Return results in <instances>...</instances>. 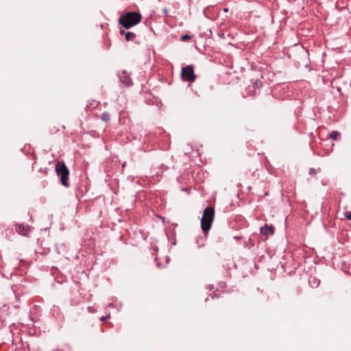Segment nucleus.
I'll return each mask as SVG.
<instances>
[{
    "label": "nucleus",
    "mask_w": 351,
    "mask_h": 351,
    "mask_svg": "<svg viewBox=\"0 0 351 351\" xmlns=\"http://www.w3.org/2000/svg\"><path fill=\"white\" fill-rule=\"evenodd\" d=\"M141 18L138 12H128L119 17V23L123 27L130 29L140 23Z\"/></svg>",
    "instance_id": "1"
},
{
    "label": "nucleus",
    "mask_w": 351,
    "mask_h": 351,
    "mask_svg": "<svg viewBox=\"0 0 351 351\" xmlns=\"http://www.w3.org/2000/svg\"><path fill=\"white\" fill-rule=\"evenodd\" d=\"M214 217V208L211 206L206 207L201 219V228L205 234L211 228Z\"/></svg>",
    "instance_id": "2"
},
{
    "label": "nucleus",
    "mask_w": 351,
    "mask_h": 351,
    "mask_svg": "<svg viewBox=\"0 0 351 351\" xmlns=\"http://www.w3.org/2000/svg\"><path fill=\"white\" fill-rule=\"evenodd\" d=\"M55 169L58 176H59L60 178L62 185L64 186V187H69V171L65 163L63 161H58L56 164Z\"/></svg>",
    "instance_id": "3"
},
{
    "label": "nucleus",
    "mask_w": 351,
    "mask_h": 351,
    "mask_svg": "<svg viewBox=\"0 0 351 351\" xmlns=\"http://www.w3.org/2000/svg\"><path fill=\"white\" fill-rule=\"evenodd\" d=\"M181 77L184 81L193 82L196 79L192 65H187L182 69Z\"/></svg>",
    "instance_id": "4"
},
{
    "label": "nucleus",
    "mask_w": 351,
    "mask_h": 351,
    "mask_svg": "<svg viewBox=\"0 0 351 351\" xmlns=\"http://www.w3.org/2000/svg\"><path fill=\"white\" fill-rule=\"evenodd\" d=\"M120 82L122 84H124L127 86H130L132 84V78L130 76V74L127 73L125 71H123L121 73L118 74Z\"/></svg>",
    "instance_id": "5"
},
{
    "label": "nucleus",
    "mask_w": 351,
    "mask_h": 351,
    "mask_svg": "<svg viewBox=\"0 0 351 351\" xmlns=\"http://www.w3.org/2000/svg\"><path fill=\"white\" fill-rule=\"evenodd\" d=\"M260 231L264 235H272L274 233V228L273 226L265 224L261 228Z\"/></svg>",
    "instance_id": "6"
},
{
    "label": "nucleus",
    "mask_w": 351,
    "mask_h": 351,
    "mask_svg": "<svg viewBox=\"0 0 351 351\" xmlns=\"http://www.w3.org/2000/svg\"><path fill=\"white\" fill-rule=\"evenodd\" d=\"M29 226L24 223L16 224V231L21 235H27L28 232Z\"/></svg>",
    "instance_id": "7"
},
{
    "label": "nucleus",
    "mask_w": 351,
    "mask_h": 351,
    "mask_svg": "<svg viewBox=\"0 0 351 351\" xmlns=\"http://www.w3.org/2000/svg\"><path fill=\"white\" fill-rule=\"evenodd\" d=\"M308 282L311 287L316 288L319 285V280L317 279L315 277H311Z\"/></svg>",
    "instance_id": "8"
},
{
    "label": "nucleus",
    "mask_w": 351,
    "mask_h": 351,
    "mask_svg": "<svg viewBox=\"0 0 351 351\" xmlns=\"http://www.w3.org/2000/svg\"><path fill=\"white\" fill-rule=\"evenodd\" d=\"M110 114L107 112H103L100 116L101 120L104 122H108L110 120Z\"/></svg>",
    "instance_id": "9"
},
{
    "label": "nucleus",
    "mask_w": 351,
    "mask_h": 351,
    "mask_svg": "<svg viewBox=\"0 0 351 351\" xmlns=\"http://www.w3.org/2000/svg\"><path fill=\"white\" fill-rule=\"evenodd\" d=\"M136 36V35L133 32H128L125 33V40L127 41H134Z\"/></svg>",
    "instance_id": "10"
},
{
    "label": "nucleus",
    "mask_w": 351,
    "mask_h": 351,
    "mask_svg": "<svg viewBox=\"0 0 351 351\" xmlns=\"http://www.w3.org/2000/svg\"><path fill=\"white\" fill-rule=\"evenodd\" d=\"M262 86V82L260 80L256 79L253 80L252 82V87L254 89V91H256V89H260V88Z\"/></svg>",
    "instance_id": "11"
},
{
    "label": "nucleus",
    "mask_w": 351,
    "mask_h": 351,
    "mask_svg": "<svg viewBox=\"0 0 351 351\" xmlns=\"http://www.w3.org/2000/svg\"><path fill=\"white\" fill-rule=\"evenodd\" d=\"M341 136V134L337 131H332L330 132L329 137L332 140H337Z\"/></svg>",
    "instance_id": "12"
},
{
    "label": "nucleus",
    "mask_w": 351,
    "mask_h": 351,
    "mask_svg": "<svg viewBox=\"0 0 351 351\" xmlns=\"http://www.w3.org/2000/svg\"><path fill=\"white\" fill-rule=\"evenodd\" d=\"M318 171H320L321 169L319 168H318ZM317 173V169H315V168H311L309 169V175L311 176H316Z\"/></svg>",
    "instance_id": "13"
},
{
    "label": "nucleus",
    "mask_w": 351,
    "mask_h": 351,
    "mask_svg": "<svg viewBox=\"0 0 351 351\" xmlns=\"http://www.w3.org/2000/svg\"><path fill=\"white\" fill-rule=\"evenodd\" d=\"M197 243H198V247H202L204 245V239L202 237L196 239Z\"/></svg>",
    "instance_id": "14"
},
{
    "label": "nucleus",
    "mask_w": 351,
    "mask_h": 351,
    "mask_svg": "<svg viewBox=\"0 0 351 351\" xmlns=\"http://www.w3.org/2000/svg\"><path fill=\"white\" fill-rule=\"evenodd\" d=\"M191 38V36L189 34H184L181 36L180 40L182 41H186Z\"/></svg>",
    "instance_id": "15"
},
{
    "label": "nucleus",
    "mask_w": 351,
    "mask_h": 351,
    "mask_svg": "<svg viewBox=\"0 0 351 351\" xmlns=\"http://www.w3.org/2000/svg\"><path fill=\"white\" fill-rule=\"evenodd\" d=\"M346 218L348 220L351 219V213L347 212L345 213Z\"/></svg>",
    "instance_id": "16"
},
{
    "label": "nucleus",
    "mask_w": 351,
    "mask_h": 351,
    "mask_svg": "<svg viewBox=\"0 0 351 351\" xmlns=\"http://www.w3.org/2000/svg\"><path fill=\"white\" fill-rule=\"evenodd\" d=\"M162 12H163V13L166 16H167L168 15V12H169V10L167 8H165L162 9Z\"/></svg>",
    "instance_id": "17"
},
{
    "label": "nucleus",
    "mask_w": 351,
    "mask_h": 351,
    "mask_svg": "<svg viewBox=\"0 0 351 351\" xmlns=\"http://www.w3.org/2000/svg\"><path fill=\"white\" fill-rule=\"evenodd\" d=\"M110 317L109 315H108V316H102V317H101V321H106V319H107L108 317Z\"/></svg>",
    "instance_id": "18"
},
{
    "label": "nucleus",
    "mask_w": 351,
    "mask_h": 351,
    "mask_svg": "<svg viewBox=\"0 0 351 351\" xmlns=\"http://www.w3.org/2000/svg\"><path fill=\"white\" fill-rule=\"evenodd\" d=\"M119 33H120L121 35H123V34L125 35L126 32L125 30H123V29H120Z\"/></svg>",
    "instance_id": "19"
},
{
    "label": "nucleus",
    "mask_w": 351,
    "mask_h": 351,
    "mask_svg": "<svg viewBox=\"0 0 351 351\" xmlns=\"http://www.w3.org/2000/svg\"><path fill=\"white\" fill-rule=\"evenodd\" d=\"M223 12H228V8H223Z\"/></svg>",
    "instance_id": "20"
},
{
    "label": "nucleus",
    "mask_w": 351,
    "mask_h": 351,
    "mask_svg": "<svg viewBox=\"0 0 351 351\" xmlns=\"http://www.w3.org/2000/svg\"><path fill=\"white\" fill-rule=\"evenodd\" d=\"M215 298H218V296H217V295L212 296V299H215Z\"/></svg>",
    "instance_id": "21"
},
{
    "label": "nucleus",
    "mask_w": 351,
    "mask_h": 351,
    "mask_svg": "<svg viewBox=\"0 0 351 351\" xmlns=\"http://www.w3.org/2000/svg\"><path fill=\"white\" fill-rule=\"evenodd\" d=\"M125 162H124L123 164H122V167H124L125 166Z\"/></svg>",
    "instance_id": "22"
},
{
    "label": "nucleus",
    "mask_w": 351,
    "mask_h": 351,
    "mask_svg": "<svg viewBox=\"0 0 351 351\" xmlns=\"http://www.w3.org/2000/svg\"><path fill=\"white\" fill-rule=\"evenodd\" d=\"M239 238H240V237H234V239H237V240L239 239Z\"/></svg>",
    "instance_id": "23"
},
{
    "label": "nucleus",
    "mask_w": 351,
    "mask_h": 351,
    "mask_svg": "<svg viewBox=\"0 0 351 351\" xmlns=\"http://www.w3.org/2000/svg\"><path fill=\"white\" fill-rule=\"evenodd\" d=\"M208 300V298H206L205 300V302H207Z\"/></svg>",
    "instance_id": "24"
},
{
    "label": "nucleus",
    "mask_w": 351,
    "mask_h": 351,
    "mask_svg": "<svg viewBox=\"0 0 351 351\" xmlns=\"http://www.w3.org/2000/svg\"><path fill=\"white\" fill-rule=\"evenodd\" d=\"M265 195H268V192H266V193H265Z\"/></svg>",
    "instance_id": "25"
},
{
    "label": "nucleus",
    "mask_w": 351,
    "mask_h": 351,
    "mask_svg": "<svg viewBox=\"0 0 351 351\" xmlns=\"http://www.w3.org/2000/svg\"><path fill=\"white\" fill-rule=\"evenodd\" d=\"M350 87H351V80H350Z\"/></svg>",
    "instance_id": "26"
}]
</instances>
